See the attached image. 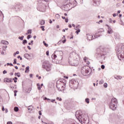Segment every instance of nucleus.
I'll list each match as a JSON object with an SVG mask.
<instances>
[{
  "label": "nucleus",
  "mask_w": 124,
  "mask_h": 124,
  "mask_svg": "<svg viewBox=\"0 0 124 124\" xmlns=\"http://www.w3.org/2000/svg\"><path fill=\"white\" fill-rule=\"evenodd\" d=\"M27 48H28V49H29V50H31V46H27Z\"/></svg>",
  "instance_id": "obj_54"
},
{
  "label": "nucleus",
  "mask_w": 124,
  "mask_h": 124,
  "mask_svg": "<svg viewBox=\"0 0 124 124\" xmlns=\"http://www.w3.org/2000/svg\"><path fill=\"white\" fill-rule=\"evenodd\" d=\"M64 16H65V17H66V16H67V14H64Z\"/></svg>",
  "instance_id": "obj_61"
},
{
  "label": "nucleus",
  "mask_w": 124,
  "mask_h": 124,
  "mask_svg": "<svg viewBox=\"0 0 124 124\" xmlns=\"http://www.w3.org/2000/svg\"><path fill=\"white\" fill-rule=\"evenodd\" d=\"M7 66H8L9 65H10V66H13V64L11 63H7Z\"/></svg>",
  "instance_id": "obj_36"
},
{
  "label": "nucleus",
  "mask_w": 124,
  "mask_h": 124,
  "mask_svg": "<svg viewBox=\"0 0 124 124\" xmlns=\"http://www.w3.org/2000/svg\"><path fill=\"white\" fill-rule=\"evenodd\" d=\"M57 29H60V26L57 25Z\"/></svg>",
  "instance_id": "obj_59"
},
{
  "label": "nucleus",
  "mask_w": 124,
  "mask_h": 124,
  "mask_svg": "<svg viewBox=\"0 0 124 124\" xmlns=\"http://www.w3.org/2000/svg\"><path fill=\"white\" fill-rule=\"evenodd\" d=\"M103 83H104V81H103V80H101L99 82V84L100 85H101L102 84H103Z\"/></svg>",
  "instance_id": "obj_30"
},
{
  "label": "nucleus",
  "mask_w": 124,
  "mask_h": 124,
  "mask_svg": "<svg viewBox=\"0 0 124 124\" xmlns=\"http://www.w3.org/2000/svg\"><path fill=\"white\" fill-rule=\"evenodd\" d=\"M55 100H51V102H54V101H55Z\"/></svg>",
  "instance_id": "obj_60"
},
{
  "label": "nucleus",
  "mask_w": 124,
  "mask_h": 124,
  "mask_svg": "<svg viewBox=\"0 0 124 124\" xmlns=\"http://www.w3.org/2000/svg\"><path fill=\"white\" fill-rule=\"evenodd\" d=\"M16 59H14V64H16Z\"/></svg>",
  "instance_id": "obj_40"
},
{
  "label": "nucleus",
  "mask_w": 124,
  "mask_h": 124,
  "mask_svg": "<svg viewBox=\"0 0 124 124\" xmlns=\"http://www.w3.org/2000/svg\"><path fill=\"white\" fill-rule=\"evenodd\" d=\"M108 34H111V33H113V30H112L111 29V27H109L108 26Z\"/></svg>",
  "instance_id": "obj_13"
},
{
  "label": "nucleus",
  "mask_w": 124,
  "mask_h": 124,
  "mask_svg": "<svg viewBox=\"0 0 124 124\" xmlns=\"http://www.w3.org/2000/svg\"><path fill=\"white\" fill-rule=\"evenodd\" d=\"M45 124H54V123L52 122H50L48 123H45Z\"/></svg>",
  "instance_id": "obj_42"
},
{
  "label": "nucleus",
  "mask_w": 124,
  "mask_h": 124,
  "mask_svg": "<svg viewBox=\"0 0 124 124\" xmlns=\"http://www.w3.org/2000/svg\"><path fill=\"white\" fill-rule=\"evenodd\" d=\"M5 113H7L8 112V110L7 109V108H5Z\"/></svg>",
  "instance_id": "obj_49"
},
{
  "label": "nucleus",
  "mask_w": 124,
  "mask_h": 124,
  "mask_svg": "<svg viewBox=\"0 0 124 124\" xmlns=\"http://www.w3.org/2000/svg\"><path fill=\"white\" fill-rule=\"evenodd\" d=\"M29 69H30V67L29 66H27L26 68L25 73H27V72H29Z\"/></svg>",
  "instance_id": "obj_18"
},
{
  "label": "nucleus",
  "mask_w": 124,
  "mask_h": 124,
  "mask_svg": "<svg viewBox=\"0 0 124 124\" xmlns=\"http://www.w3.org/2000/svg\"><path fill=\"white\" fill-rule=\"evenodd\" d=\"M26 43H27V41L26 40H24L23 41V44L25 45Z\"/></svg>",
  "instance_id": "obj_39"
},
{
  "label": "nucleus",
  "mask_w": 124,
  "mask_h": 124,
  "mask_svg": "<svg viewBox=\"0 0 124 124\" xmlns=\"http://www.w3.org/2000/svg\"><path fill=\"white\" fill-rule=\"evenodd\" d=\"M56 99L57 100H59V101H62V99L61 98H59L58 97L56 98Z\"/></svg>",
  "instance_id": "obj_33"
},
{
  "label": "nucleus",
  "mask_w": 124,
  "mask_h": 124,
  "mask_svg": "<svg viewBox=\"0 0 124 124\" xmlns=\"http://www.w3.org/2000/svg\"><path fill=\"white\" fill-rule=\"evenodd\" d=\"M45 28V26H41V28L42 29V31H45V29H44Z\"/></svg>",
  "instance_id": "obj_37"
},
{
  "label": "nucleus",
  "mask_w": 124,
  "mask_h": 124,
  "mask_svg": "<svg viewBox=\"0 0 124 124\" xmlns=\"http://www.w3.org/2000/svg\"><path fill=\"white\" fill-rule=\"evenodd\" d=\"M28 109L31 110V111H32V106H31L28 107Z\"/></svg>",
  "instance_id": "obj_26"
},
{
  "label": "nucleus",
  "mask_w": 124,
  "mask_h": 124,
  "mask_svg": "<svg viewBox=\"0 0 124 124\" xmlns=\"http://www.w3.org/2000/svg\"><path fill=\"white\" fill-rule=\"evenodd\" d=\"M43 43L44 44V45H45L46 46V47H48V44H46V43L45 42V41H43Z\"/></svg>",
  "instance_id": "obj_32"
},
{
  "label": "nucleus",
  "mask_w": 124,
  "mask_h": 124,
  "mask_svg": "<svg viewBox=\"0 0 124 124\" xmlns=\"http://www.w3.org/2000/svg\"><path fill=\"white\" fill-rule=\"evenodd\" d=\"M94 36L95 38H96V37H98V36H99V35H96V34H95V35H94Z\"/></svg>",
  "instance_id": "obj_41"
},
{
  "label": "nucleus",
  "mask_w": 124,
  "mask_h": 124,
  "mask_svg": "<svg viewBox=\"0 0 124 124\" xmlns=\"http://www.w3.org/2000/svg\"><path fill=\"white\" fill-rule=\"evenodd\" d=\"M23 37H19L18 39H20V40H23Z\"/></svg>",
  "instance_id": "obj_47"
},
{
  "label": "nucleus",
  "mask_w": 124,
  "mask_h": 124,
  "mask_svg": "<svg viewBox=\"0 0 124 124\" xmlns=\"http://www.w3.org/2000/svg\"><path fill=\"white\" fill-rule=\"evenodd\" d=\"M14 111H15V112H18V111H19V108H18L17 107H15Z\"/></svg>",
  "instance_id": "obj_19"
},
{
  "label": "nucleus",
  "mask_w": 124,
  "mask_h": 124,
  "mask_svg": "<svg viewBox=\"0 0 124 124\" xmlns=\"http://www.w3.org/2000/svg\"><path fill=\"white\" fill-rule=\"evenodd\" d=\"M91 68L89 66H83L81 69V72L84 76H87Z\"/></svg>",
  "instance_id": "obj_4"
},
{
  "label": "nucleus",
  "mask_w": 124,
  "mask_h": 124,
  "mask_svg": "<svg viewBox=\"0 0 124 124\" xmlns=\"http://www.w3.org/2000/svg\"><path fill=\"white\" fill-rule=\"evenodd\" d=\"M80 31H81V30L79 29H77L76 33H77V34H79V32H80Z\"/></svg>",
  "instance_id": "obj_20"
},
{
  "label": "nucleus",
  "mask_w": 124,
  "mask_h": 124,
  "mask_svg": "<svg viewBox=\"0 0 124 124\" xmlns=\"http://www.w3.org/2000/svg\"><path fill=\"white\" fill-rule=\"evenodd\" d=\"M45 100H50V99H48L46 97H45Z\"/></svg>",
  "instance_id": "obj_50"
},
{
  "label": "nucleus",
  "mask_w": 124,
  "mask_h": 124,
  "mask_svg": "<svg viewBox=\"0 0 124 124\" xmlns=\"http://www.w3.org/2000/svg\"><path fill=\"white\" fill-rule=\"evenodd\" d=\"M1 43H2L3 44L6 45V44H8V42L5 41H2Z\"/></svg>",
  "instance_id": "obj_22"
},
{
  "label": "nucleus",
  "mask_w": 124,
  "mask_h": 124,
  "mask_svg": "<svg viewBox=\"0 0 124 124\" xmlns=\"http://www.w3.org/2000/svg\"><path fill=\"white\" fill-rule=\"evenodd\" d=\"M64 10H65L66 11H68V10H69L71 8L70 4H67L66 5H64Z\"/></svg>",
  "instance_id": "obj_9"
},
{
  "label": "nucleus",
  "mask_w": 124,
  "mask_h": 124,
  "mask_svg": "<svg viewBox=\"0 0 124 124\" xmlns=\"http://www.w3.org/2000/svg\"><path fill=\"white\" fill-rule=\"evenodd\" d=\"M87 39L88 40H93V35L91 34H88L87 35Z\"/></svg>",
  "instance_id": "obj_11"
},
{
  "label": "nucleus",
  "mask_w": 124,
  "mask_h": 124,
  "mask_svg": "<svg viewBox=\"0 0 124 124\" xmlns=\"http://www.w3.org/2000/svg\"><path fill=\"white\" fill-rule=\"evenodd\" d=\"M18 54H19V51H17L16 52V55H18Z\"/></svg>",
  "instance_id": "obj_56"
},
{
  "label": "nucleus",
  "mask_w": 124,
  "mask_h": 124,
  "mask_svg": "<svg viewBox=\"0 0 124 124\" xmlns=\"http://www.w3.org/2000/svg\"><path fill=\"white\" fill-rule=\"evenodd\" d=\"M84 62H86L87 64H88V65H89L90 63H91V60H90L89 58L87 57H84Z\"/></svg>",
  "instance_id": "obj_10"
},
{
  "label": "nucleus",
  "mask_w": 124,
  "mask_h": 124,
  "mask_svg": "<svg viewBox=\"0 0 124 124\" xmlns=\"http://www.w3.org/2000/svg\"><path fill=\"white\" fill-rule=\"evenodd\" d=\"M46 56H49V51H47L46 52Z\"/></svg>",
  "instance_id": "obj_45"
},
{
  "label": "nucleus",
  "mask_w": 124,
  "mask_h": 124,
  "mask_svg": "<svg viewBox=\"0 0 124 124\" xmlns=\"http://www.w3.org/2000/svg\"><path fill=\"white\" fill-rule=\"evenodd\" d=\"M4 82H5V83H10L11 82V78H5L4 79Z\"/></svg>",
  "instance_id": "obj_12"
},
{
  "label": "nucleus",
  "mask_w": 124,
  "mask_h": 124,
  "mask_svg": "<svg viewBox=\"0 0 124 124\" xmlns=\"http://www.w3.org/2000/svg\"><path fill=\"white\" fill-rule=\"evenodd\" d=\"M56 86L57 89L62 92V91H63L64 90V88H65V83L62 82V79H59L57 81Z\"/></svg>",
  "instance_id": "obj_3"
},
{
  "label": "nucleus",
  "mask_w": 124,
  "mask_h": 124,
  "mask_svg": "<svg viewBox=\"0 0 124 124\" xmlns=\"http://www.w3.org/2000/svg\"><path fill=\"white\" fill-rule=\"evenodd\" d=\"M121 17H122V14L119 15V17L121 18Z\"/></svg>",
  "instance_id": "obj_64"
},
{
  "label": "nucleus",
  "mask_w": 124,
  "mask_h": 124,
  "mask_svg": "<svg viewBox=\"0 0 124 124\" xmlns=\"http://www.w3.org/2000/svg\"><path fill=\"white\" fill-rule=\"evenodd\" d=\"M17 93H18V91L17 90H15L14 91V96H16V95H17Z\"/></svg>",
  "instance_id": "obj_34"
},
{
  "label": "nucleus",
  "mask_w": 124,
  "mask_h": 124,
  "mask_svg": "<svg viewBox=\"0 0 124 124\" xmlns=\"http://www.w3.org/2000/svg\"><path fill=\"white\" fill-rule=\"evenodd\" d=\"M55 54H56L53 55L52 59L57 61L56 63H58V62H59L60 61L62 60V51H56Z\"/></svg>",
  "instance_id": "obj_2"
},
{
  "label": "nucleus",
  "mask_w": 124,
  "mask_h": 124,
  "mask_svg": "<svg viewBox=\"0 0 124 124\" xmlns=\"http://www.w3.org/2000/svg\"><path fill=\"white\" fill-rule=\"evenodd\" d=\"M115 79H117V80H121L122 79V77L121 76H115Z\"/></svg>",
  "instance_id": "obj_17"
},
{
  "label": "nucleus",
  "mask_w": 124,
  "mask_h": 124,
  "mask_svg": "<svg viewBox=\"0 0 124 124\" xmlns=\"http://www.w3.org/2000/svg\"><path fill=\"white\" fill-rule=\"evenodd\" d=\"M73 57V60L69 61V63L70 65H72L73 66H77L78 64H79V61H80V57L79 55L77 54V53H74Z\"/></svg>",
  "instance_id": "obj_1"
},
{
  "label": "nucleus",
  "mask_w": 124,
  "mask_h": 124,
  "mask_svg": "<svg viewBox=\"0 0 124 124\" xmlns=\"http://www.w3.org/2000/svg\"><path fill=\"white\" fill-rule=\"evenodd\" d=\"M101 67L102 69H104V68H105V66H104V65H102Z\"/></svg>",
  "instance_id": "obj_38"
},
{
  "label": "nucleus",
  "mask_w": 124,
  "mask_h": 124,
  "mask_svg": "<svg viewBox=\"0 0 124 124\" xmlns=\"http://www.w3.org/2000/svg\"><path fill=\"white\" fill-rule=\"evenodd\" d=\"M102 22H103V21L102 20H100L99 22H98V24H99V23H102Z\"/></svg>",
  "instance_id": "obj_53"
},
{
  "label": "nucleus",
  "mask_w": 124,
  "mask_h": 124,
  "mask_svg": "<svg viewBox=\"0 0 124 124\" xmlns=\"http://www.w3.org/2000/svg\"><path fill=\"white\" fill-rule=\"evenodd\" d=\"M112 103H113L114 104H117V103H118V101H117V99L115 98H113L111 99V102Z\"/></svg>",
  "instance_id": "obj_14"
},
{
  "label": "nucleus",
  "mask_w": 124,
  "mask_h": 124,
  "mask_svg": "<svg viewBox=\"0 0 124 124\" xmlns=\"http://www.w3.org/2000/svg\"><path fill=\"white\" fill-rule=\"evenodd\" d=\"M38 79H41V77H38Z\"/></svg>",
  "instance_id": "obj_62"
},
{
  "label": "nucleus",
  "mask_w": 124,
  "mask_h": 124,
  "mask_svg": "<svg viewBox=\"0 0 124 124\" xmlns=\"http://www.w3.org/2000/svg\"><path fill=\"white\" fill-rule=\"evenodd\" d=\"M120 59H124V45H122L121 46V51L118 54V57Z\"/></svg>",
  "instance_id": "obj_7"
},
{
  "label": "nucleus",
  "mask_w": 124,
  "mask_h": 124,
  "mask_svg": "<svg viewBox=\"0 0 124 124\" xmlns=\"http://www.w3.org/2000/svg\"><path fill=\"white\" fill-rule=\"evenodd\" d=\"M103 31H104V30L103 29H99L98 31V32H102Z\"/></svg>",
  "instance_id": "obj_23"
},
{
  "label": "nucleus",
  "mask_w": 124,
  "mask_h": 124,
  "mask_svg": "<svg viewBox=\"0 0 124 124\" xmlns=\"http://www.w3.org/2000/svg\"><path fill=\"white\" fill-rule=\"evenodd\" d=\"M17 79H18V78H17V77H15V78H13V80H14L15 83H17Z\"/></svg>",
  "instance_id": "obj_28"
},
{
  "label": "nucleus",
  "mask_w": 124,
  "mask_h": 124,
  "mask_svg": "<svg viewBox=\"0 0 124 124\" xmlns=\"http://www.w3.org/2000/svg\"><path fill=\"white\" fill-rule=\"evenodd\" d=\"M88 116L87 115L85 116L83 118V120H84V121H87V120H88Z\"/></svg>",
  "instance_id": "obj_29"
},
{
  "label": "nucleus",
  "mask_w": 124,
  "mask_h": 124,
  "mask_svg": "<svg viewBox=\"0 0 124 124\" xmlns=\"http://www.w3.org/2000/svg\"><path fill=\"white\" fill-rule=\"evenodd\" d=\"M113 17H116L117 16V15L116 14H113Z\"/></svg>",
  "instance_id": "obj_52"
},
{
  "label": "nucleus",
  "mask_w": 124,
  "mask_h": 124,
  "mask_svg": "<svg viewBox=\"0 0 124 124\" xmlns=\"http://www.w3.org/2000/svg\"><path fill=\"white\" fill-rule=\"evenodd\" d=\"M15 76H17V77H21V75H20V73H15Z\"/></svg>",
  "instance_id": "obj_24"
},
{
  "label": "nucleus",
  "mask_w": 124,
  "mask_h": 124,
  "mask_svg": "<svg viewBox=\"0 0 124 124\" xmlns=\"http://www.w3.org/2000/svg\"><path fill=\"white\" fill-rule=\"evenodd\" d=\"M68 27H69V28H72V26H71V24H69V25H68Z\"/></svg>",
  "instance_id": "obj_57"
},
{
  "label": "nucleus",
  "mask_w": 124,
  "mask_h": 124,
  "mask_svg": "<svg viewBox=\"0 0 124 124\" xmlns=\"http://www.w3.org/2000/svg\"><path fill=\"white\" fill-rule=\"evenodd\" d=\"M78 85H79V83L74 79L70 81L69 86L72 89H77Z\"/></svg>",
  "instance_id": "obj_5"
},
{
  "label": "nucleus",
  "mask_w": 124,
  "mask_h": 124,
  "mask_svg": "<svg viewBox=\"0 0 124 124\" xmlns=\"http://www.w3.org/2000/svg\"><path fill=\"white\" fill-rule=\"evenodd\" d=\"M4 110H5V109H4V107H2V111H4Z\"/></svg>",
  "instance_id": "obj_58"
},
{
  "label": "nucleus",
  "mask_w": 124,
  "mask_h": 124,
  "mask_svg": "<svg viewBox=\"0 0 124 124\" xmlns=\"http://www.w3.org/2000/svg\"><path fill=\"white\" fill-rule=\"evenodd\" d=\"M85 101L87 103H90V99L89 98H86L85 99Z\"/></svg>",
  "instance_id": "obj_31"
},
{
  "label": "nucleus",
  "mask_w": 124,
  "mask_h": 124,
  "mask_svg": "<svg viewBox=\"0 0 124 124\" xmlns=\"http://www.w3.org/2000/svg\"><path fill=\"white\" fill-rule=\"evenodd\" d=\"M31 30H29L27 31V33H26L27 35L28 34H31Z\"/></svg>",
  "instance_id": "obj_25"
},
{
  "label": "nucleus",
  "mask_w": 124,
  "mask_h": 124,
  "mask_svg": "<svg viewBox=\"0 0 124 124\" xmlns=\"http://www.w3.org/2000/svg\"><path fill=\"white\" fill-rule=\"evenodd\" d=\"M51 64L49 61H45L43 64V67L46 70V71H50L51 70Z\"/></svg>",
  "instance_id": "obj_6"
},
{
  "label": "nucleus",
  "mask_w": 124,
  "mask_h": 124,
  "mask_svg": "<svg viewBox=\"0 0 124 124\" xmlns=\"http://www.w3.org/2000/svg\"><path fill=\"white\" fill-rule=\"evenodd\" d=\"M62 19H63V20H65L66 18L64 16H62Z\"/></svg>",
  "instance_id": "obj_55"
},
{
  "label": "nucleus",
  "mask_w": 124,
  "mask_h": 124,
  "mask_svg": "<svg viewBox=\"0 0 124 124\" xmlns=\"http://www.w3.org/2000/svg\"><path fill=\"white\" fill-rule=\"evenodd\" d=\"M44 24H45V21H44V20H41L40 22V25H44Z\"/></svg>",
  "instance_id": "obj_21"
},
{
  "label": "nucleus",
  "mask_w": 124,
  "mask_h": 124,
  "mask_svg": "<svg viewBox=\"0 0 124 124\" xmlns=\"http://www.w3.org/2000/svg\"><path fill=\"white\" fill-rule=\"evenodd\" d=\"M104 88H107V87H108V84L107 83H105L104 84Z\"/></svg>",
  "instance_id": "obj_35"
},
{
  "label": "nucleus",
  "mask_w": 124,
  "mask_h": 124,
  "mask_svg": "<svg viewBox=\"0 0 124 124\" xmlns=\"http://www.w3.org/2000/svg\"><path fill=\"white\" fill-rule=\"evenodd\" d=\"M39 114L40 116H41V115H42V113L41 112V111H39Z\"/></svg>",
  "instance_id": "obj_48"
},
{
  "label": "nucleus",
  "mask_w": 124,
  "mask_h": 124,
  "mask_svg": "<svg viewBox=\"0 0 124 124\" xmlns=\"http://www.w3.org/2000/svg\"><path fill=\"white\" fill-rule=\"evenodd\" d=\"M7 124H12V122H8Z\"/></svg>",
  "instance_id": "obj_51"
},
{
  "label": "nucleus",
  "mask_w": 124,
  "mask_h": 124,
  "mask_svg": "<svg viewBox=\"0 0 124 124\" xmlns=\"http://www.w3.org/2000/svg\"><path fill=\"white\" fill-rule=\"evenodd\" d=\"M6 73H7V71H6V70H4L3 71V74H6Z\"/></svg>",
  "instance_id": "obj_44"
},
{
  "label": "nucleus",
  "mask_w": 124,
  "mask_h": 124,
  "mask_svg": "<svg viewBox=\"0 0 124 124\" xmlns=\"http://www.w3.org/2000/svg\"><path fill=\"white\" fill-rule=\"evenodd\" d=\"M75 0H67V3L68 4H72L74 2Z\"/></svg>",
  "instance_id": "obj_15"
},
{
  "label": "nucleus",
  "mask_w": 124,
  "mask_h": 124,
  "mask_svg": "<svg viewBox=\"0 0 124 124\" xmlns=\"http://www.w3.org/2000/svg\"><path fill=\"white\" fill-rule=\"evenodd\" d=\"M65 22L68 23V18H66L65 19Z\"/></svg>",
  "instance_id": "obj_43"
},
{
  "label": "nucleus",
  "mask_w": 124,
  "mask_h": 124,
  "mask_svg": "<svg viewBox=\"0 0 124 124\" xmlns=\"http://www.w3.org/2000/svg\"><path fill=\"white\" fill-rule=\"evenodd\" d=\"M16 69H18V67L17 66H15Z\"/></svg>",
  "instance_id": "obj_63"
},
{
  "label": "nucleus",
  "mask_w": 124,
  "mask_h": 124,
  "mask_svg": "<svg viewBox=\"0 0 124 124\" xmlns=\"http://www.w3.org/2000/svg\"><path fill=\"white\" fill-rule=\"evenodd\" d=\"M37 87H38V90H39V91H40V90H41V87H40V85H39V84H37Z\"/></svg>",
  "instance_id": "obj_27"
},
{
  "label": "nucleus",
  "mask_w": 124,
  "mask_h": 124,
  "mask_svg": "<svg viewBox=\"0 0 124 124\" xmlns=\"http://www.w3.org/2000/svg\"><path fill=\"white\" fill-rule=\"evenodd\" d=\"M31 38V35H28L27 36V39H30Z\"/></svg>",
  "instance_id": "obj_46"
},
{
  "label": "nucleus",
  "mask_w": 124,
  "mask_h": 124,
  "mask_svg": "<svg viewBox=\"0 0 124 124\" xmlns=\"http://www.w3.org/2000/svg\"><path fill=\"white\" fill-rule=\"evenodd\" d=\"M116 104H114L113 103L110 102L109 104V108L112 110H116V107L115 106Z\"/></svg>",
  "instance_id": "obj_8"
},
{
  "label": "nucleus",
  "mask_w": 124,
  "mask_h": 124,
  "mask_svg": "<svg viewBox=\"0 0 124 124\" xmlns=\"http://www.w3.org/2000/svg\"><path fill=\"white\" fill-rule=\"evenodd\" d=\"M62 43H64L65 42H66V39H65V36H63V37L62 38Z\"/></svg>",
  "instance_id": "obj_16"
}]
</instances>
